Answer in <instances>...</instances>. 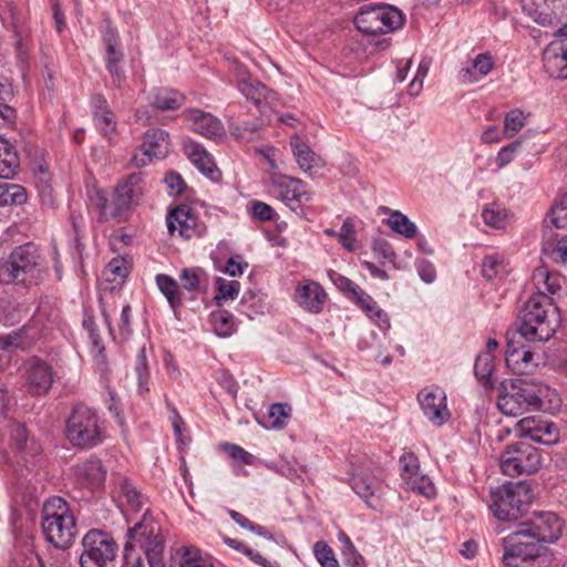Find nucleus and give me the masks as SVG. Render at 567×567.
I'll return each mask as SVG.
<instances>
[{
    "instance_id": "nucleus-1",
    "label": "nucleus",
    "mask_w": 567,
    "mask_h": 567,
    "mask_svg": "<svg viewBox=\"0 0 567 567\" xmlns=\"http://www.w3.org/2000/svg\"><path fill=\"white\" fill-rule=\"evenodd\" d=\"M560 311L553 297L532 295L518 316V332L527 341H548L559 328Z\"/></svg>"
},
{
    "instance_id": "nucleus-2",
    "label": "nucleus",
    "mask_w": 567,
    "mask_h": 567,
    "mask_svg": "<svg viewBox=\"0 0 567 567\" xmlns=\"http://www.w3.org/2000/svg\"><path fill=\"white\" fill-rule=\"evenodd\" d=\"M143 181L142 173H133L121 181L115 188L112 204L109 203L104 190L96 188L89 190L90 204L99 210V221L127 220L132 206L137 205L144 194Z\"/></svg>"
},
{
    "instance_id": "nucleus-3",
    "label": "nucleus",
    "mask_w": 567,
    "mask_h": 567,
    "mask_svg": "<svg viewBox=\"0 0 567 567\" xmlns=\"http://www.w3.org/2000/svg\"><path fill=\"white\" fill-rule=\"evenodd\" d=\"M550 388L540 381L515 379L502 383V392L497 399L498 409L506 415L517 416L543 408L548 399Z\"/></svg>"
},
{
    "instance_id": "nucleus-4",
    "label": "nucleus",
    "mask_w": 567,
    "mask_h": 567,
    "mask_svg": "<svg viewBox=\"0 0 567 567\" xmlns=\"http://www.w3.org/2000/svg\"><path fill=\"white\" fill-rule=\"evenodd\" d=\"M41 526L47 540L58 548L70 547L78 534L74 515L69 504L59 496L43 504Z\"/></svg>"
},
{
    "instance_id": "nucleus-5",
    "label": "nucleus",
    "mask_w": 567,
    "mask_h": 567,
    "mask_svg": "<svg viewBox=\"0 0 567 567\" xmlns=\"http://www.w3.org/2000/svg\"><path fill=\"white\" fill-rule=\"evenodd\" d=\"M43 271L44 264L38 247L28 243L14 248L0 265V282L33 285Z\"/></svg>"
},
{
    "instance_id": "nucleus-6",
    "label": "nucleus",
    "mask_w": 567,
    "mask_h": 567,
    "mask_svg": "<svg viewBox=\"0 0 567 567\" xmlns=\"http://www.w3.org/2000/svg\"><path fill=\"white\" fill-rule=\"evenodd\" d=\"M65 435L74 447L93 449L104 442L105 424L95 410L76 404L68 416Z\"/></svg>"
},
{
    "instance_id": "nucleus-7",
    "label": "nucleus",
    "mask_w": 567,
    "mask_h": 567,
    "mask_svg": "<svg viewBox=\"0 0 567 567\" xmlns=\"http://www.w3.org/2000/svg\"><path fill=\"white\" fill-rule=\"evenodd\" d=\"M533 498L534 494L527 482L508 483L492 492L489 508L499 520H516Z\"/></svg>"
},
{
    "instance_id": "nucleus-8",
    "label": "nucleus",
    "mask_w": 567,
    "mask_h": 567,
    "mask_svg": "<svg viewBox=\"0 0 567 567\" xmlns=\"http://www.w3.org/2000/svg\"><path fill=\"white\" fill-rule=\"evenodd\" d=\"M404 13L390 4H364L354 17L357 29L369 35L394 32L403 27Z\"/></svg>"
},
{
    "instance_id": "nucleus-9",
    "label": "nucleus",
    "mask_w": 567,
    "mask_h": 567,
    "mask_svg": "<svg viewBox=\"0 0 567 567\" xmlns=\"http://www.w3.org/2000/svg\"><path fill=\"white\" fill-rule=\"evenodd\" d=\"M525 529L520 523L503 538V561L508 567H532V561L545 549L544 545L538 544L533 534Z\"/></svg>"
},
{
    "instance_id": "nucleus-10",
    "label": "nucleus",
    "mask_w": 567,
    "mask_h": 567,
    "mask_svg": "<svg viewBox=\"0 0 567 567\" xmlns=\"http://www.w3.org/2000/svg\"><path fill=\"white\" fill-rule=\"evenodd\" d=\"M161 526L146 512L142 519L128 529V546H140L148 560L151 567H164L163 564V539L161 537Z\"/></svg>"
},
{
    "instance_id": "nucleus-11",
    "label": "nucleus",
    "mask_w": 567,
    "mask_h": 567,
    "mask_svg": "<svg viewBox=\"0 0 567 567\" xmlns=\"http://www.w3.org/2000/svg\"><path fill=\"white\" fill-rule=\"evenodd\" d=\"M542 458L538 450L527 443L517 442L509 445L501 456V470L507 476L533 474L540 467Z\"/></svg>"
},
{
    "instance_id": "nucleus-12",
    "label": "nucleus",
    "mask_w": 567,
    "mask_h": 567,
    "mask_svg": "<svg viewBox=\"0 0 567 567\" xmlns=\"http://www.w3.org/2000/svg\"><path fill=\"white\" fill-rule=\"evenodd\" d=\"M81 567H106L115 558L117 545L113 537L100 529L89 530L82 539Z\"/></svg>"
},
{
    "instance_id": "nucleus-13",
    "label": "nucleus",
    "mask_w": 567,
    "mask_h": 567,
    "mask_svg": "<svg viewBox=\"0 0 567 567\" xmlns=\"http://www.w3.org/2000/svg\"><path fill=\"white\" fill-rule=\"evenodd\" d=\"M350 484L370 508L378 509L380 507L382 485L372 474V463L370 461H367V465L352 466Z\"/></svg>"
},
{
    "instance_id": "nucleus-14",
    "label": "nucleus",
    "mask_w": 567,
    "mask_h": 567,
    "mask_svg": "<svg viewBox=\"0 0 567 567\" xmlns=\"http://www.w3.org/2000/svg\"><path fill=\"white\" fill-rule=\"evenodd\" d=\"M269 186L271 193L292 209H296L295 204L311 200V194L299 178L274 172L269 174Z\"/></svg>"
},
{
    "instance_id": "nucleus-15",
    "label": "nucleus",
    "mask_w": 567,
    "mask_h": 567,
    "mask_svg": "<svg viewBox=\"0 0 567 567\" xmlns=\"http://www.w3.org/2000/svg\"><path fill=\"white\" fill-rule=\"evenodd\" d=\"M543 65L545 72L555 79H567V24L544 49Z\"/></svg>"
},
{
    "instance_id": "nucleus-16",
    "label": "nucleus",
    "mask_w": 567,
    "mask_h": 567,
    "mask_svg": "<svg viewBox=\"0 0 567 567\" xmlns=\"http://www.w3.org/2000/svg\"><path fill=\"white\" fill-rule=\"evenodd\" d=\"M166 221L169 234L174 235L177 231L184 239L200 237L206 233V225L199 221L193 208L187 205L171 210Z\"/></svg>"
},
{
    "instance_id": "nucleus-17",
    "label": "nucleus",
    "mask_w": 567,
    "mask_h": 567,
    "mask_svg": "<svg viewBox=\"0 0 567 567\" xmlns=\"http://www.w3.org/2000/svg\"><path fill=\"white\" fill-rule=\"evenodd\" d=\"M538 544L555 543L563 532V523L559 517L551 512L535 514L533 518L523 522Z\"/></svg>"
},
{
    "instance_id": "nucleus-18",
    "label": "nucleus",
    "mask_w": 567,
    "mask_h": 567,
    "mask_svg": "<svg viewBox=\"0 0 567 567\" xmlns=\"http://www.w3.org/2000/svg\"><path fill=\"white\" fill-rule=\"evenodd\" d=\"M103 42L105 45V64L112 78L113 84L122 89L125 83V74L121 69V62L124 59V53L120 50L118 34L112 27L107 25L103 32Z\"/></svg>"
},
{
    "instance_id": "nucleus-19",
    "label": "nucleus",
    "mask_w": 567,
    "mask_h": 567,
    "mask_svg": "<svg viewBox=\"0 0 567 567\" xmlns=\"http://www.w3.org/2000/svg\"><path fill=\"white\" fill-rule=\"evenodd\" d=\"M25 381L32 395H43L53 383L52 368L43 360L33 357L25 362Z\"/></svg>"
},
{
    "instance_id": "nucleus-20",
    "label": "nucleus",
    "mask_w": 567,
    "mask_h": 567,
    "mask_svg": "<svg viewBox=\"0 0 567 567\" xmlns=\"http://www.w3.org/2000/svg\"><path fill=\"white\" fill-rule=\"evenodd\" d=\"M517 426L520 436L529 437L536 443L554 445L559 441V431L553 422L525 417L518 421Z\"/></svg>"
},
{
    "instance_id": "nucleus-21",
    "label": "nucleus",
    "mask_w": 567,
    "mask_h": 567,
    "mask_svg": "<svg viewBox=\"0 0 567 567\" xmlns=\"http://www.w3.org/2000/svg\"><path fill=\"white\" fill-rule=\"evenodd\" d=\"M424 415L435 425H442L450 417L444 391L439 388L424 389L417 395Z\"/></svg>"
},
{
    "instance_id": "nucleus-22",
    "label": "nucleus",
    "mask_w": 567,
    "mask_h": 567,
    "mask_svg": "<svg viewBox=\"0 0 567 567\" xmlns=\"http://www.w3.org/2000/svg\"><path fill=\"white\" fill-rule=\"evenodd\" d=\"M190 128L207 138L217 140L225 135V128L220 120L210 113L198 109H189L184 113Z\"/></svg>"
},
{
    "instance_id": "nucleus-23",
    "label": "nucleus",
    "mask_w": 567,
    "mask_h": 567,
    "mask_svg": "<svg viewBox=\"0 0 567 567\" xmlns=\"http://www.w3.org/2000/svg\"><path fill=\"white\" fill-rule=\"evenodd\" d=\"M494 66L495 60L491 53H478L462 64L457 79L462 84L476 83L489 74Z\"/></svg>"
},
{
    "instance_id": "nucleus-24",
    "label": "nucleus",
    "mask_w": 567,
    "mask_h": 567,
    "mask_svg": "<svg viewBox=\"0 0 567 567\" xmlns=\"http://www.w3.org/2000/svg\"><path fill=\"white\" fill-rule=\"evenodd\" d=\"M295 300L306 311L319 313L323 309L327 293L318 282L308 279L296 287Z\"/></svg>"
},
{
    "instance_id": "nucleus-25",
    "label": "nucleus",
    "mask_w": 567,
    "mask_h": 567,
    "mask_svg": "<svg viewBox=\"0 0 567 567\" xmlns=\"http://www.w3.org/2000/svg\"><path fill=\"white\" fill-rule=\"evenodd\" d=\"M290 147L300 169L311 177H316L321 173L324 167V161L299 136L291 137Z\"/></svg>"
},
{
    "instance_id": "nucleus-26",
    "label": "nucleus",
    "mask_w": 567,
    "mask_h": 567,
    "mask_svg": "<svg viewBox=\"0 0 567 567\" xmlns=\"http://www.w3.org/2000/svg\"><path fill=\"white\" fill-rule=\"evenodd\" d=\"M532 281L537 290L535 295L553 297L555 300L563 289L565 278L558 271H550L546 266H539L533 271Z\"/></svg>"
},
{
    "instance_id": "nucleus-27",
    "label": "nucleus",
    "mask_w": 567,
    "mask_h": 567,
    "mask_svg": "<svg viewBox=\"0 0 567 567\" xmlns=\"http://www.w3.org/2000/svg\"><path fill=\"white\" fill-rule=\"evenodd\" d=\"M184 152L190 162L208 178L216 181L220 173L216 167L213 156L198 143L186 141Z\"/></svg>"
},
{
    "instance_id": "nucleus-28",
    "label": "nucleus",
    "mask_w": 567,
    "mask_h": 567,
    "mask_svg": "<svg viewBox=\"0 0 567 567\" xmlns=\"http://www.w3.org/2000/svg\"><path fill=\"white\" fill-rule=\"evenodd\" d=\"M505 362L516 374H527L537 365L530 350L525 347H516L512 342L507 344Z\"/></svg>"
},
{
    "instance_id": "nucleus-29",
    "label": "nucleus",
    "mask_w": 567,
    "mask_h": 567,
    "mask_svg": "<svg viewBox=\"0 0 567 567\" xmlns=\"http://www.w3.org/2000/svg\"><path fill=\"white\" fill-rule=\"evenodd\" d=\"M75 473L81 483L91 488L100 487L106 476V470L99 458H87L75 465Z\"/></svg>"
},
{
    "instance_id": "nucleus-30",
    "label": "nucleus",
    "mask_w": 567,
    "mask_h": 567,
    "mask_svg": "<svg viewBox=\"0 0 567 567\" xmlns=\"http://www.w3.org/2000/svg\"><path fill=\"white\" fill-rule=\"evenodd\" d=\"M147 101L155 110L174 111L184 104L185 97L175 90L156 87L148 93Z\"/></svg>"
},
{
    "instance_id": "nucleus-31",
    "label": "nucleus",
    "mask_w": 567,
    "mask_h": 567,
    "mask_svg": "<svg viewBox=\"0 0 567 567\" xmlns=\"http://www.w3.org/2000/svg\"><path fill=\"white\" fill-rule=\"evenodd\" d=\"M175 567H214L212 558L194 546H184L173 557Z\"/></svg>"
},
{
    "instance_id": "nucleus-32",
    "label": "nucleus",
    "mask_w": 567,
    "mask_h": 567,
    "mask_svg": "<svg viewBox=\"0 0 567 567\" xmlns=\"http://www.w3.org/2000/svg\"><path fill=\"white\" fill-rule=\"evenodd\" d=\"M143 147L155 156V158H164L169 152V135L161 128H153L144 134Z\"/></svg>"
},
{
    "instance_id": "nucleus-33",
    "label": "nucleus",
    "mask_w": 567,
    "mask_h": 567,
    "mask_svg": "<svg viewBox=\"0 0 567 567\" xmlns=\"http://www.w3.org/2000/svg\"><path fill=\"white\" fill-rule=\"evenodd\" d=\"M19 164L16 147L0 136V178H12L18 172Z\"/></svg>"
},
{
    "instance_id": "nucleus-34",
    "label": "nucleus",
    "mask_w": 567,
    "mask_h": 567,
    "mask_svg": "<svg viewBox=\"0 0 567 567\" xmlns=\"http://www.w3.org/2000/svg\"><path fill=\"white\" fill-rule=\"evenodd\" d=\"M238 89L243 95H245L248 100H251L258 107H260L262 103L268 100L270 94V91L265 84L252 79L241 80L238 83Z\"/></svg>"
},
{
    "instance_id": "nucleus-35",
    "label": "nucleus",
    "mask_w": 567,
    "mask_h": 567,
    "mask_svg": "<svg viewBox=\"0 0 567 567\" xmlns=\"http://www.w3.org/2000/svg\"><path fill=\"white\" fill-rule=\"evenodd\" d=\"M388 210L390 212L388 225L394 233L403 236L406 239H412L416 236L417 227L413 221L409 219L406 215L400 210Z\"/></svg>"
},
{
    "instance_id": "nucleus-36",
    "label": "nucleus",
    "mask_w": 567,
    "mask_h": 567,
    "mask_svg": "<svg viewBox=\"0 0 567 567\" xmlns=\"http://www.w3.org/2000/svg\"><path fill=\"white\" fill-rule=\"evenodd\" d=\"M43 330V316L42 313H38L37 316L32 317V319L27 324H24L20 330L16 331L22 334V344L19 346V348L25 349L31 347L38 339L42 338Z\"/></svg>"
},
{
    "instance_id": "nucleus-37",
    "label": "nucleus",
    "mask_w": 567,
    "mask_h": 567,
    "mask_svg": "<svg viewBox=\"0 0 567 567\" xmlns=\"http://www.w3.org/2000/svg\"><path fill=\"white\" fill-rule=\"evenodd\" d=\"M482 218L487 226L496 229H503L509 223L508 210L495 203L484 207Z\"/></svg>"
},
{
    "instance_id": "nucleus-38",
    "label": "nucleus",
    "mask_w": 567,
    "mask_h": 567,
    "mask_svg": "<svg viewBox=\"0 0 567 567\" xmlns=\"http://www.w3.org/2000/svg\"><path fill=\"white\" fill-rule=\"evenodd\" d=\"M523 11L540 25L553 23V16L544 7L546 0H520Z\"/></svg>"
},
{
    "instance_id": "nucleus-39",
    "label": "nucleus",
    "mask_w": 567,
    "mask_h": 567,
    "mask_svg": "<svg viewBox=\"0 0 567 567\" xmlns=\"http://www.w3.org/2000/svg\"><path fill=\"white\" fill-rule=\"evenodd\" d=\"M291 406L287 403H274L270 405L262 425L267 429H281L290 417Z\"/></svg>"
},
{
    "instance_id": "nucleus-40",
    "label": "nucleus",
    "mask_w": 567,
    "mask_h": 567,
    "mask_svg": "<svg viewBox=\"0 0 567 567\" xmlns=\"http://www.w3.org/2000/svg\"><path fill=\"white\" fill-rule=\"evenodd\" d=\"M209 320L214 332L219 337H229L235 331L234 316L226 310L213 311Z\"/></svg>"
},
{
    "instance_id": "nucleus-41",
    "label": "nucleus",
    "mask_w": 567,
    "mask_h": 567,
    "mask_svg": "<svg viewBox=\"0 0 567 567\" xmlns=\"http://www.w3.org/2000/svg\"><path fill=\"white\" fill-rule=\"evenodd\" d=\"M27 197L25 188L19 184H0V206L22 205Z\"/></svg>"
},
{
    "instance_id": "nucleus-42",
    "label": "nucleus",
    "mask_w": 567,
    "mask_h": 567,
    "mask_svg": "<svg viewBox=\"0 0 567 567\" xmlns=\"http://www.w3.org/2000/svg\"><path fill=\"white\" fill-rule=\"evenodd\" d=\"M156 282L162 293L166 297L171 308L176 311L182 303L177 282L167 275H157Z\"/></svg>"
},
{
    "instance_id": "nucleus-43",
    "label": "nucleus",
    "mask_w": 567,
    "mask_h": 567,
    "mask_svg": "<svg viewBox=\"0 0 567 567\" xmlns=\"http://www.w3.org/2000/svg\"><path fill=\"white\" fill-rule=\"evenodd\" d=\"M135 374L137 379V392L141 396H145L150 391V369L145 353V349H141L135 360Z\"/></svg>"
},
{
    "instance_id": "nucleus-44",
    "label": "nucleus",
    "mask_w": 567,
    "mask_h": 567,
    "mask_svg": "<svg viewBox=\"0 0 567 567\" xmlns=\"http://www.w3.org/2000/svg\"><path fill=\"white\" fill-rule=\"evenodd\" d=\"M494 369L493 355L488 352H483L477 355L474 364V373L477 380L484 386H493L491 375Z\"/></svg>"
},
{
    "instance_id": "nucleus-45",
    "label": "nucleus",
    "mask_w": 567,
    "mask_h": 567,
    "mask_svg": "<svg viewBox=\"0 0 567 567\" xmlns=\"http://www.w3.org/2000/svg\"><path fill=\"white\" fill-rule=\"evenodd\" d=\"M504 272H506V262L502 255L492 254L484 257L482 274L486 279L491 280Z\"/></svg>"
},
{
    "instance_id": "nucleus-46",
    "label": "nucleus",
    "mask_w": 567,
    "mask_h": 567,
    "mask_svg": "<svg viewBox=\"0 0 567 567\" xmlns=\"http://www.w3.org/2000/svg\"><path fill=\"white\" fill-rule=\"evenodd\" d=\"M120 493L121 496L125 499L126 504L134 511H138L142 508L144 504V496L141 492L126 478H123L120 482Z\"/></svg>"
},
{
    "instance_id": "nucleus-47",
    "label": "nucleus",
    "mask_w": 567,
    "mask_h": 567,
    "mask_svg": "<svg viewBox=\"0 0 567 567\" xmlns=\"http://www.w3.org/2000/svg\"><path fill=\"white\" fill-rule=\"evenodd\" d=\"M406 487L426 497H431L435 494V487L429 476L421 474L420 472L413 476H408L404 482Z\"/></svg>"
},
{
    "instance_id": "nucleus-48",
    "label": "nucleus",
    "mask_w": 567,
    "mask_h": 567,
    "mask_svg": "<svg viewBox=\"0 0 567 567\" xmlns=\"http://www.w3.org/2000/svg\"><path fill=\"white\" fill-rule=\"evenodd\" d=\"M543 250L546 251L555 262L567 266V236L557 238L551 243H545Z\"/></svg>"
},
{
    "instance_id": "nucleus-49",
    "label": "nucleus",
    "mask_w": 567,
    "mask_h": 567,
    "mask_svg": "<svg viewBox=\"0 0 567 567\" xmlns=\"http://www.w3.org/2000/svg\"><path fill=\"white\" fill-rule=\"evenodd\" d=\"M526 124V115L518 109L511 110L505 114L504 134L507 137L514 136Z\"/></svg>"
},
{
    "instance_id": "nucleus-50",
    "label": "nucleus",
    "mask_w": 567,
    "mask_h": 567,
    "mask_svg": "<svg viewBox=\"0 0 567 567\" xmlns=\"http://www.w3.org/2000/svg\"><path fill=\"white\" fill-rule=\"evenodd\" d=\"M238 312L247 316L249 319H254L255 316L261 313L262 306L257 295L252 291L245 292L238 305Z\"/></svg>"
},
{
    "instance_id": "nucleus-51",
    "label": "nucleus",
    "mask_w": 567,
    "mask_h": 567,
    "mask_svg": "<svg viewBox=\"0 0 567 567\" xmlns=\"http://www.w3.org/2000/svg\"><path fill=\"white\" fill-rule=\"evenodd\" d=\"M548 217L556 228H567V193L554 204Z\"/></svg>"
},
{
    "instance_id": "nucleus-52",
    "label": "nucleus",
    "mask_w": 567,
    "mask_h": 567,
    "mask_svg": "<svg viewBox=\"0 0 567 567\" xmlns=\"http://www.w3.org/2000/svg\"><path fill=\"white\" fill-rule=\"evenodd\" d=\"M260 126L252 122H243L230 125V134L237 140L252 141L258 136Z\"/></svg>"
},
{
    "instance_id": "nucleus-53",
    "label": "nucleus",
    "mask_w": 567,
    "mask_h": 567,
    "mask_svg": "<svg viewBox=\"0 0 567 567\" xmlns=\"http://www.w3.org/2000/svg\"><path fill=\"white\" fill-rule=\"evenodd\" d=\"M313 551L317 560L322 567H339L332 548L324 542H317L313 546Z\"/></svg>"
},
{
    "instance_id": "nucleus-54",
    "label": "nucleus",
    "mask_w": 567,
    "mask_h": 567,
    "mask_svg": "<svg viewBox=\"0 0 567 567\" xmlns=\"http://www.w3.org/2000/svg\"><path fill=\"white\" fill-rule=\"evenodd\" d=\"M217 289L218 293L216 295V299L218 301L220 300H227V299H235L240 290V284L237 280H226L223 278L217 279Z\"/></svg>"
},
{
    "instance_id": "nucleus-55",
    "label": "nucleus",
    "mask_w": 567,
    "mask_h": 567,
    "mask_svg": "<svg viewBox=\"0 0 567 567\" xmlns=\"http://www.w3.org/2000/svg\"><path fill=\"white\" fill-rule=\"evenodd\" d=\"M229 516L231 519L238 524L241 528L248 529L257 535H260L265 538H271V534L265 529L261 525L254 524L250 522L246 516L240 514L237 511L229 509L228 511Z\"/></svg>"
},
{
    "instance_id": "nucleus-56",
    "label": "nucleus",
    "mask_w": 567,
    "mask_h": 567,
    "mask_svg": "<svg viewBox=\"0 0 567 567\" xmlns=\"http://www.w3.org/2000/svg\"><path fill=\"white\" fill-rule=\"evenodd\" d=\"M354 224L350 218H347L342 226L340 231L338 233V241L340 245L346 248L349 251H352L354 249Z\"/></svg>"
},
{
    "instance_id": "nucleus-57",
    "label": "nucleus",
    "mask_w": 567,
    "mask_h": 567,
    "mask_svg": "<svg viewBox=\"0 0 567 567\" xmlns=\"http://www.w3.org/2000/svg\"><path fill=\"white\" fill-rule=\"evenodd\" d=\"M400 466L402 468L401 477L403 482L408 480V476H413L420 472L419 460L413 453H405L400 457Z\"/></svg>"
},
{
    "instance_id": "nucleus-58",
    "label": "nucleus",
    "mask_w": 567,
    "mask_h": 567,
    "mask_svg": "<svg viewBox=\"0 0 567 567\" xmlns=\"http://www.w3.org/2000/svg\"><path fill=\"white\" fill-rule=\"evenodd\" d=\"M250 212L255 219H258L260 221H271L276 217L275 209L264 202H252L250 205Z\"/></svg>"
},
{
    "instance_id": "nucleus-59",
    "label": "nucleus",
    "mask_w": 567,
    "mask_h": 567,
    "mask_svg": "<svg viewBox=\"0 0 567 567\" xmlns=\"http://www.w3.org/2000/svg\"><path fill=\"white\" fill-rule=\"evenodd\" d=\"M223 449L225 452H227L228 456L234 461H239L240 463L246 465H251L254 463V455H251L249 452H247L239 445L225 443L223 445Z\"/></svg>"
},
{
    "instance_id": "nucleus-60",
    "label": "nucleus",
    "mask_w": 567,
    "mask_h": 567,
    "mask_svg": "<svg viewBox=\"0 0 567 567\" xmlns=\"http://www.w3.org/2000/svg\"><path fill=\"white\" fill-rule=\"evenodd\" d=\"M430 63L426 61H422L419 64L416 74L414 75L413 80L409 84V94L412 96L419 95V93L422 90L423 81L429 72Z\"/></svg>"
},
{
    "instance_id": "nucleus-61",
    "label": "nucleus",
    "mask_w": 567,
    "mask_h": 567,
    "mask_svg": "<svg viewBox=\"0 0 567 567\" xmlns=\"http://www.w3.org/2000/svg\"><path fill=\"white\" fill-rule=\"evenodd\" d=\"M520 147V142L515 141L504 147H502L496 156V164L498 167H505L507 164H509L516 155V152Z\"/></svg>"
},
{
    "instance_id": "nucleus-62",
    "label": "nucleus",
    "mask_w": 567,
    "mask_h": 567,
    "mask_svg": "<svg viewBox=\"0 0 567 567\" xmlns=\"http://www.w3.org/2000/svg\"><path fill=\"white\" fill-rule=\"evenodd\" d=\"M329 277L331 281L342 291L350 292L353 297L361 290V288L349 278L336 272L330 271Z\"/></svg>"
},
{
    "instance_id": "nucleus-63",
    "label": "nucleus",
    "mask_w": 567,
    "mask_h": 567,
    "mask_svg": "<svg viewBox=\"0 0 567 567\" xmlns=\"http://www.w3.org/2000/svg\"><path fill=\"white\" fill-rule=\"evenodd\" d=\"M306 468L303 466H297L290 462H281L278 465V473L290 480L291 482H301V473H305Z\"/></svg>"
},
{
    "instance_id": "nucleus-64",
    "label": "nucleus",
    "mask_w": 567,
    "mask_h": 567,
    "mask_svg": "<svg viewBox=\"0 0 567 567\" xmlns=\"http://www.w3.org/2000/svg\"><path fill=\"white\" fill-rule=\"evenodd\" d=\"M415 267H416L420 278L425 284H432L435 280L436 270H435L434 265L431 261H429L426 259H417L415 261Z\"/></svg>"
}]
</instances>
